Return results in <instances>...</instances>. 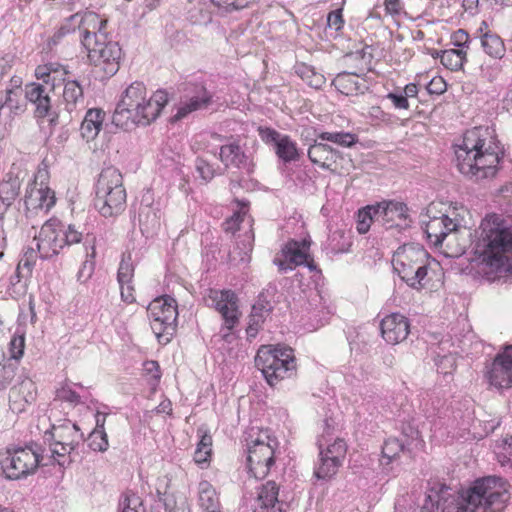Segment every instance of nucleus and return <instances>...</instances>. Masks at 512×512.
I'll use <instances>...</instances> for the list:
<instances>
[{
    "label": "nucleus",
    "instance_id": "28",
    "mask_svg": "<svg viewBox=\"0 0 512 512\" xmlns=\"http://www.w3.org/2000/svg\"><path fill=\"white\" fill-rule=\"evenodd\" d=\"M308 157L321 168L334 171L336 170L337 160L341 158V154L329 145L315 140L308 149Z\"/></svg>",
    "mask_w": 512,
    "mask_h": 512
},
{
    "label": "nucleus",
    "instance_id": "26",
    "mask_svg": "<svg viewBox=\"0 0 512 512\" xmlns=\"http://www.w3.org/2000/svg\"><path fill=\"white\" fill-rule=\"evenodd\" d=\"M471 237L472 233L470 229L462 226L460 222H458L456 230L451 231L444 241V253L449 257H459L463 255L469 246L473 247Z\"/></svg>",
    "mask_w": 512,
    "mask_h": 512
},
{
    "label": "nucleus",
    "instance_id": "5",
    "mask_svg": "<svg viewBox=\"0 0 512 512\" xmlns=\"http://www.w3.org/2000/svg\"><path fill=\"white\" fill-rule=\"evenodd\" d=\"M126 190L121 172L109 166L102 169L95 186L94 206L104 217L121 214L126 207Z\"/></svg>",
    "mask_w": 512,
    "mask_h": 512
},
{
    "label": "nucleus",
    "instance_id": "9",
    "mask_svg": "<svg viewBox=\"0 0 512 512\" xmlns=\"http://www.w3.org/2000/svg\"><path fill=\"white\" fill-rule=\"evenodd\" d=\"M247 466L255 478H264L274 464L276 440L267 431L251 428L245 437Z\"/></svg>",
    "mask_w": 512,
    "mask_h": 512
},
{
    "label": "nucleus",
    "instance_id": "60",
    "mask_svg": "<svg viewBox=\"0 0 512 512\" xmlns=\"http://www.w3.org/2000/svg\"><path fill=\"white\" fill-rule=\"evenodd\" d=\"M94 271V263L92 261H85L83 262L81 268L79 269L77 273V279L78 281L84 283L86 282Z\"/></svg>",
    "mask_w": 512,
    "mask_h": 512
},
{
    "label": "nucleus",
    "instance_id": "46",
    "mask_svg": "<svg viewBox=\"0 0 512 512\" xmlns=\"http://www.w3.org/2000/svg\"><path fill=\"white\" fill-rule=\"evenodd\" d=\"M89 446L94 451L105 452L109 447L105 429H94L89 436Z\"/></svg>",
    "mask_w": 512,
    "mask_h": 512
},
{
    "label": "nucleus",
    "instance_id": "59",
    "mask_svg": "<svg viewBox=\"0 0 512 512\" xmlns=\"http://www.w3.org/2000/svg\"><path fill=\"white\" fill-rule=\"evenodd\" d=\"M386 97L393 103V106L396 109L407 110L410 107L409 102L406 99V96H404L402 93L391 92V93L387 94Z\"/></svg>",
    "mask_w": 512,
    "mask_h": 512
},
{
    "label": "nucleus",
    "instance_id": "48",
    "mask_svg": "<svg viewBox=\"0 0 512 512\" xmlns=\"http://www.w3.org/2000/svg\"><path fill=\"white\" fill-rule=\"evenodd\" d=\"M495 453L502 465L510 461L512 457V436L496 442Z\"/></svg>",
    "mask_w": 512,
    "mask_h": 512
},
{
    "label": "nucleus",
    "instance_id": "53",
    "mask_svg": "<svg viewBox=\"0 0 512 512\" xmlns=\"http://www.w3.org/2000/svg\"><path fill=\"white\" fill-rule=\"evenodd\" d=\"M61 238L64 242V247L66 245H72L79 243L82 239V233L79 232L74 225H68L66 229L61 225Z\"/></svg>",
    "mask_w": 512,
    "mask_h": 512
},
{
    "label": "nucleus",
    "instance_id": "14",
    "mask_svg": "<svg viewBox=\"0 0 512 512\" xmlns=\"http://www.w3.org/2000/svg\"><path fill=\"white\" fill-rule=\"evenodd\" d=\"M318 446L320 458L314 474L318 479H329L342 465L347 453V444L341 438H336L330 443V440L322 435L318 440Z\"/></svg>",
    "mask_w": 512,
    "mask_h": 512
},
{
    "label": "nucleus",
    "instance_id": "23",
    "mask_svg": "<svg viewBox=\"0 0 512 512\" xmlns=\"http://www.w3.org/2000/svg\"><path fill=\"white\" fill-rule=\"evenodd\" d=\"M511 350H504L498 354L488 371L489 383L497 389H508L512 387V357Z\"/></svg>",
    "mask_w": 512,
    "mask_h": 512
},
{
    "label": "nucleus",
    "instance_id": "17",
    "mask_svg": "<svg viewBox=\"0 0 512 512\" xmlns=\"http://www.w3.org/2000/svg\"><path fill=\"white\" fill-rule=\"evenodd\" d=\"M61 236V223L57 219H49L42 225L33 240L41 259H49L59 254L64 248Z\"/></svg>",
    "mask_w": 512,
    "mask_h": 512
},
{
    "label": "nucleus",
    "instance_id": "57",
    "mask_svg": "<svg viewBox=\"0 0 512 512\" xmlns=\"http://www.w3.org/2000/svg\"><path fill=\"white\" fill-rule=\"evenodd\" d=\"M430 94L440 95L446 91V82L442 77H434L426 86Z\"/></svg>",
    "mask_w": 512,
    "mask_h": 512
},
{
    "label": "nucleus",
    "instance_id": "20",
    "mask_svg": "<svg viewBox=\"0 0 512 512\" xmlns=\"http://www.w3.org/2000/svg\"><path fill=\"white\" fill-rule=\"evenodd\" d=\"M37 398V387L32 379L20 376L18 382L10 389L9 408L15 414L23 413Z\"/></svg>",
    "mask_w": 512,
    "mask_h": 512
},
{
    "label": "nucleus",
    "instance_id": "3",
    "mask_svg": "<svg viewBox=\"0 0 512 512\" xmlns=\"http://www.w3.org/2000/svg\"><path fill=\"white\" fill-rule=\"evenodd\" d=\"M167 103L168 95L165 91L150 93L143 82L135 81L123 91L113 122L124 129L148 126L160 116Z\"/></svg>",
    "mask_w": 512,
    "mask_h": 512
},
{
    "label": "nucleus",
    "instance_id": "29",
    "mask_svg": "<svg viewBox=\"0 0 512 512\" xmlns=\"http://www.w3.org/2000/svg\"><path fill=\"white\" fill-rule=\"evenodd\" d=\"M63 82L62 104L64 110L72 117L74 113L78 114L84 109L83 88L76 80L63 79Z\"/></svg>",
    "mask_w": 512,
    "mask_h": 512
},
{
    "label": "nucleus",
    "instance_id": "50",
    "mask_svg": "<svg viewBox=\"0 0 512 512\" xmlns=\"http://www.w3.org/2000/svg\"><path fill=\"white\" fill-rule=\"evenodd\" d=\"M219 9L224 12H232L241 10L248 6L249 1L247 0H210Z\"/></svg>",
    "mask_w": 512,
    "mask_h": 512
},
{
    "label": "nucleus",
    "instance_id": "32",
    "mask_svg": "<svg viewBox=\"0 0 512 512\" xmlns=\"http://www.w3.org/2000/svg\"><path fill=\"white\" fill-rule=\"evenodd\" d=\"M198 505L202 512H222L221 503L215 488L206 480L198 484Z\"/></svg>",
    "mask_w": 512,
    "mask_h": 512
},
{
    "label": "nucleus",
    "instance_id": "64",
    "mask_svg": "<svg viewBox=\"0 0 512 512\" xmlns=\"http://www.w3.org/2000/svg\"><path fill=\"white\" fill-rule=\"evenodd\" d=\"M144 370L151 375L155 380H159L161 377L159 365L156 361H147L144 363Z\"/></svg>",
    "mask_w": 512,
    "mask_h": 512
},
{
    "label": "nucleus",
    "instance_id": "7",
    "mask_svg": "<svg viewBox=\"0 0 512 512\" xmlns=\"http://www.w3.org/2000/svg\"><path fill=\"white\" fill-rule=\"evenodd\" d=\"M392 266L400 278L413 289L420 290L426 285L428 274V253L418 244H405L393 255Z\"/></svg>",
    "mask_w": 512,
    "mask_h": 512
},
{
    "label": "nucleus",
    "instance_id": "61",
    "mask_svg": "<svg viewBox=\"0 0 512 512\" xmlns=\"http://www.w3.org/2000/svg\"><path fill=\"white\" fill-rule=\"evenodd\" d=\"M343 23L341 10L332 11L328 14L327 24L330 28H334L338 31L342 28Z\"/></svg>",
    "mask_w": 512,
    "mask_h": 512
},
{
    "label": "nucleus",
    "instance_id": "24",
    "mask_svg": "<svg viewBox=\"0 0 512 512\" xmlns=\"http://www.w3.org/2000/svg\"><path fill=\"white\" fill-rule=\"evenodd\" d=\"M380 329L384 340L389 344L395 345L407 338L410 332V324L403 315L392 313L383 318Z\"/></svg>",
    "mask_w": 512,
    "mask_h": 512
},
{
    "label": "nucleus",
    "instance_id": "36",
    "mask_svg": "<svg viewBox=\"0 0 512 512\" xmlns=\"http://www.w3.org/2000/svg\"><path fill=\"white\" fill-rule=\"evenodd\" d=\"M279 487L274 481H268L259 488L257 501L260 507L275 509L278 501Z\"/></svg>",
    "mask_w": 512,
    "mask_h": 512
},
{
    "label": "nucleus",
    "instance_id": "16",
    "mask_svg": "<svg viewBox=\"0 0 512 512\" xmlns=\"http://www.w3.org/2000/svg\"><path fill=\"white\" fill-rule=\"evenodd\" d=\"M422 512H466L464 501L444 485L431 488L426 495Z\"/></svg>",
    "mask_w": 512,
    "mask_h": 512
},
{
    "label": "nucleus",
    "instance_id": "38",
    "mask_svg": "<svg viewBox=\"0 0 512 512\" xmlns=\"http://www.w3.org/2000/svg\"><path fill=\"white\" fill-rule=\"evenodd\" d=\"M466 60V50L460 49H448L441 51L440 61L441 63L451 71H458L463 67Z\"/></svg>",
    "mask_w": 512,
    "mask_h": 512
},
{
    "label": "nucleus",
    "instance_id": "22",
    "mask_svg": "<svg viewBox=\"0 0 512 512\" xmlns=\"http://www.w3.org/2000/svg\"><path fill=\"white\" fill-rule=\"evenodd\" d=\"M103 23L101 18L95 12L76 13L67 18L60 26V28L67 34L74 33L76 30L80 33L81 44L89 37L92 32L100 29Z\"/></svg>",
    "mask_w": 512,
    "mask_h": 512
},
{
    "label": "nucleus",
    "instance_id": "37",
    "mask_svg": "<svg viewBox=\"0 0 512 512\" xmlns=\"http://www.w3.org/2000/svg\"><path fill=\"white\" fill-rule=\"evenodd\" d=\"M295 73L310 87L320 89L325 84V77L317 72L314 67L305 63H297L295 65Z\"/></svg>",
    "mask_w": 512,
    "mask_h": 512
},
{
    "label": "nucleus",
    "instance_id": "44",
    "mask_svg": "<svg viewBox=\"0 0 512 512\" xmlns=\"http://www.w3.org/2000/svg\"><path fill=\"white\" fill-rule=\"evenodd\" d=\"M21 95L22 91L19 88L7 90L5 105L16 115L25 111V103L21 100Z\"/></svg>",
    "mask_w": 512,
    "mask_h": 512
},
{
    "label": "nucleus",
    "instance_id": "13",
    "mask_svg": "<svg viewBox=\"0 0 512 512\" xmlns=\"http://www.w3.org/2000/svg\"><path fill=\"white\" fill-rule=\"evenodd\" d=\"M38 78H43L44 83H29L25 85V98L34 105V115L37 119L49 118L51 124H56L58 114L52 110L50 92L53 86L49 87L51 75L49 72H43L42 68L36 70Z\"/></svg>",
    "mask_w": 512,
    "mask_h": 512
},
{
    "label": "nucleus",
    "instance_id": "41",
    "mask_svg": "<svg viewBox=\"0 0 512 512\" xmlns=\"http://www.w3.org/2000/svg\"><path fill=\"white\" fill-rule=\"evenodd\" d=\"M265 313H267V311H264L263 308L253 306L249 316L248 326L246 328L247 337L249 339L256 337L259 329L262 327L265 321Z\"/></svg>",
    "mask_w": 512,
    "mask_h": 512
},
{
    "label": "nucleus",
    "instance_id": "47",
    "mask_svg": "<svg viewBox=\"0 0 512 512\" xmlns=\"http://www.w3.org/2000/svg\"><path fill=\"white\" fill-rule=\"evenodd\" d=\"M134 276V266L131 257H123L118 268V282L119 285L131 284Z\"/></svg>",
    "mask_w": 512,
    "mask_h": 512
},
{
    "label": "nucleus",
    "instance_id": "18",
    "mask_svg": "<svg viewBox=\"0 0 512 512\" xmlns=\"http://www.w3.org/2000/svg\"><path fill=\"white\" fill-rule=\"evenodd\" d=\"M310 241L290 240L281 249L273 260L280 271L292 270L295 266L307 264L312 269L313 265L307 261Z\"/></svg>",
    "mask_w": 512,
    "mask_h": 512
},
{
    "label": "nucleus",
    "instance_id": "43",
    "mask_svg": "<svg viewBox=\"0 0 512 512\" xmlns=\"http://www.w3.org/2000/svg\"><path fill=\"white\" fill-rule=\"evenodd\" d=\"M374 212L375 205L367 206L358 211L356 228L360 234L368 232L372 222H377Z\"/></svg>",
    "mask_w": 512,
    "mask_h": 512
},
{
    "label": "nucleus",
    "instance_id": "15",
    "mask_svg": "<svg viewBox=\"0 0 512 512\" xmlns=\"http://www.w3.org/2000/svg\"><path fill=\"white\" fill-rule=\"evenodd\" d=\"M206 304L215 308L222 316L224 325L232 330L239 322L238 299L231 290L210 289L204 297Z\"/></svg>",
    "mask_w": 512,
    "mask_h": 512
},
{
    "label": "nucleus",
    "instance_id": "10",
    "mask_svg": "<svg viewBox=\"0 0 512 512\" xmlns=\"http://www.w3.org/2000/svg\"><path fill=\"white\" fill-rule=\"evenodd\" d=\"M153 333L158 342L168 344L176 332L178 316L176 300L170 296L154 299L147 308Z\"/></svg>",
    "mask_w": 512,
    "mask_h": 512
},
{
    "label": "nucleus",
    "instance_id": "52",
    "mask_svg": "<svg viewBox=\"0 0 512 512\" xmlns=\"http://www.w3.org/2000/svg\"><path fill=\"white\" fill-rule=\"evenodd\" d=\"M25 338L23 335H14L9 343V352L12 359L18 360L24 354Z\"/></svg>",
    "mask_w": 512,
    "mask_h": 512
},
{
    "label": "nucleus",
    "instance_id": "30",
    "mask_svg": "<svg viewBox=\"0 0 512 512\" xmlns=\"http://www.w3.org/2000/svg\"><path fill=\"white\" fill-rule=\"evenodd\" d=\"M21 189V180L17 175L7 173L0 182V219L18 198Z\"/></svg>",
    "mask_w": 512,
    "mask_h": 512
},
{
    "label": "nucleus",
    "instance_id": "49",
    "mask_svg": "<svg viewBox=\"0 0 512 512\" xmlns=\"http://www.w3.org/2000/svg\"><path fill=\"white\" fill-rule=\"evenodd\" d=\"M122 512H145L142 500L136 494L126 495L120 503Z\"/></svg>",
    "mask_w": 512,
    "mask_h": 512
},
{
    "label": "nucleus",
    "instance_id": "42",
    "mask_svg": "<svg viewBox=\"0 0 512 512\" xmlns=\"http://www.w3.org/2000/svg\"><path fill=\"white\" fill-rule=\"evenodd\" d=\"M212 438L205 434L201 437L194 453V460L197 464L203 465L209 462L212 452Z\"/></svg>",
    "mask_w": 512,
    "mask_h": 512
},
{
    "label": "nucleus",
    "instance_id": "45",
    "mask_svg": "<svg viewBox=\"0 0 512 512\" xmlns=\"http://www.w3.org/2000/svg\"><path fill=\"white\" fill-rule=\"evenodd\" d=\"M405 443L397 438H389L384 442L382 448V455L387 458L389 463L397 458L401 452L404 451Z\"/></svg>",
    "mask_w": 512,
    "mask_h": 512
},
{
    "label": "nucleus",
    "instance_id": "33",
    "mask_svg": "<svg viewBox=\"0 0 512 512\" xmlns=\"http://www.w3.org/2000/svg\"><path fill=\"white\" fill-rule=\"evenodd\" d=\"M105 112L98 108L89 109L81 123L80 132L87 141L94 140L101 131Z\"/></svg>",
    "mask_w": 512,
    "mask_h": 512
},
{
    "label": "nucleus",
    "instance_id": "25",
    "mask_svg": "<svg viewBox=\"0 0 512 512\" xmlns=\"http://www.w3.org/2000/svg\"><path fill=\"white\" fill-rule=\"evenodd\" d=\"M458 220L449 215L443 214L439 217H432L425 225V233L428 240L436 247H442L449 233L456 230Z\"/></svg>",
    "mask_w": 512,
    "mask_h": 512
},
{
    "label": "nucleus",
    "instance_id": "34",
    "mask_svg": "<svg viewBox=\"0 0 512 512\" xmlns=\"http://www.w3.org/2000/svg\"><path fill=\"white\" fill-rule=\"evenodd\" d=\"M219 159L225 167L241 168L248 164V157L236 143L221 146Z\"/></svg>",
    "mask_w": 512,
    "mask_h": 512
},
{
    "label": "nucleus",
    "instance_id": "12",
    "mask_svg": "<svg viewBox=\"0 0 512 512\" xmlns=\"http://www.w3.org/2000/svg\"><path fill=\"white\" fill-rule=\"evenodd\" d=\"M82 437L78 426L71 421L54 425L51 431L45 433V440L49 441L50 458L60 466L70 463L69 455L76 449Z\"/></svg>",
    "mask_w": 512,
    "mask_h": 512
},
{
    "label": "nucleus",
    "instance_id": "35",
    "mask_svg": "<svg viewBox=\"0 0 512 512\" xmlns=\"http://www.w3.org/2000/svg\"><path fill=\"white\" fill-rule=\"evenodd\" d=\"M480 42L486 54L493 58H502L505 46L502 39L495 33L487 30L480 36Z\"/></svg>",
    "mask_w": 512,
    "mask_h": 512
},
{
    "label": "nucleus",
    "instance_id": "63",
    "mask_svg": "<svg viewBox=\"0 0 512 512\" xmlns=\"http://www.w3.org/2000/svg\"><path fill=\"white\" fill-rule=\"evenodd\" d=\"M36 254L34 248L28 249L18 264V269L26 268L30 270L34 265Z\"/></svg>",
    "mask_w": 512,
    "mask_h": 512
},
{
    "label": "nucleus",
    "instance_id": "31",
    "mask_svg": "<svg viewBox=\"0 0 512 512\" xmlns=\"http://www.w3.org/2000/svg\"><path fill=\"white\" fill-rule=\"evenodd\" d=\"M332 84L344 95L363 93L367 89L366 81L359 75L349 72L339 73Z\"/></svg>",
    "mask_w": 512,
    "mask_h": 512
},
{
    "label": "nucleus",
    "instance_id": "51",
    "mask_svg": "<svg viewBox=\"0 0 512 512\" xmlns=\"http://www.w3.org/2000/svg\"><path fill=\"white\" fill-rule=\"evenodd\" d=\"M16 366L12 363H0V389L6 388L15 377Z\"/></svg>",
    "mask_w": 512,
    "mask_h": 512
},
{
    "label": "nucleus",
    "instance_id": "40",
    "mask_svg": "<svg viewBox=\"0 0 512 512\" xmlns=\"http://www.w3.org/2000/svg\"><path fill=\"white\" fill-rule=\"evenodd\" d=\"M318 139L321 141L332 142L342 147H351L357 142L355 134L343 131L322 132L318 135Z\"/></svg>",
    "mask_w": 512,
    "mask_h": 512
},
{
    "label": "nucleus",
    "instance_id": "55",
    "mask_svg": "<svg viewBox=\"0 0 512 512\" xmlns=\"http://www.w3.org/2000/svg\"><path fill=\"white\" fill-rule=\"evenodd\" d=\"M196 170L205 181L211 180L215 175L213 167L202 158L196 160Z\"/></svg>",
    "mask_w": 512,
    "mask_h": 512
},
{
    "label": "nucleus",
    "instance_id": "1",
    "mask_svg": "<svg viewBox=\"0 0 512 512\" xmlns=\"http://www.w3.org/2000/svg\"><path fill=\"white\" fill-rule=\"evenodd\" d=\"M473 252L487 276L512 267V225L498 214L487 215L475 231Z\"/></svg>",
    "mask_w": 512,
    "mask_h": 512
},
{
    "label": "nucleus",
    "instance_id": "54",
    "mask_svg": "<svg viewBox=\"0 0 512 512\" xmlns=\"http://www.w3.org/2000/svg\"><path fill=\"white\" fill-rule=\"evenodd\" d=\"M57 398L77 405L81 402L80 395L72 390L69 386H63L57 391Z\"/></svg>",
    "mask_w": 512,
    "mask_h": 512
},
{
    "label": "nucleus",
    "instance_id": "6",
    "mask_svg": "<svg viewBox=\"0 0 512 512\" xmlns=\"http://www.w3.org/2000/svg\"><path fill=\"white\" fill-rule=\"evenodd\" d=\"M106 25L107 20L103 18L100 29L92 32L82 46L90 64L111 77L119 70L122 51L119 44L108 36Z\"/></svg>",
    "mask_w": 512,
    "mask_h": 512
},
{
    "label": "nucleus",
    "instance_id": "62",
    "mask_svg": "<svg viewBox=\"0 0 512 512\" xmlns=\"http://www.w3.org/2000/svg\"><path fill=\"white\" fill-rule=\"evenodd\" d=\"M245 214L246 212L243 211V209L237 213H234V215L225 222V230L234 232L239 229V223L243 221Z\"/></svg>",
    "mask_w": 512,
    "mask_h": 512
},
{
    "label": "nucleus",
    "instance_id": "4",
    "mask_svg": "<svg viewBox=\"0 0 512 512\" xmlns=\"http://www.w3.org/2000/svg\"><path fill=\"white\" fill-rule=\"evenodd\" d=\"M509 497L507 483L496 476L475 480L461 494L466 512H503Z\"/></svg>",
    "mask_w": 512,
    "mask_h": 512
},
{
    "label": "nucleus",
    "instance_id": "56",
    "mask_svg": "<svg viewBox=\"0 0 512 512\" xmlns=\"http://www.w3.org/2000/svg\"><path fill=\"white\" fill-rule=\"evenodd\" d=\"M480 72L483 78L493 81L500 73V66L497 63H485L481 65Z\"/></svg>",
    "mask_w": 512,
    "mask_h": 512
},
{
    "label": "nucleus",
    "instance_id": "8",
    "mask_svg": "<svg viewBox=\"0 0 512 512\" xmlns=\"http://www.w3.org/2000/svg\"><path fill=\"white\" fill-rule=\"evenodd\" d=\"M255 365L271 386L293 376L296 371L293 350L287 347H260L255 356Z\"/></svg>",
    "mask_w": 512,
    "mask_h": 512
},
{
    "label": "nucleus",
    "instance_id": "27",
    "mask_svg": "<svg viewBox=\"0 0 512 512\" xmlns=\"http://www.w3.org/2000/svg\"><path fill=\"white\" fill-rule=\"evenodd\" d=\"M212 95L202 85H195L192 94L179 104L174 116L176 120L186 117L191 112L206 108L211 103Z\"/></svg>",
    "mask_w": 512,
    "mask_h": 512
},
{
    "label": "nucleus",
    "instance_id": "21",
    "mask_svg": "<svg viewBox=\"0 0 512 512\" xmlns=\"http://www.w3.org/2000/svg\"><path fill=\"white\" fill-rule=\"evenodd\" d=\"M408 208L402 202L383 201L375 205L376 221L386 228L408 225Z\"/></svg>",
    "mask_w": 512,
    "mask_h": 512
},
{
    "label": "nucleus",
    "instance_id": "11",
    "mask_svg": "<svg viewBox=\"0 0 512 512\" xmlns=\"http://www.w3.org/2000/svg\"><path fill=\"white\" fill-rule=\"evenodd\" d=\"M45 457L38 445L18 447L7 451L2 461V469L8 479L18 480L34 474Z\"/></svg>",
    "mask_w": 512,
    "mask_h": 512
},
{
    "label": "nucleus",
    "instance_id": "39",
    "mask_svg": "<svg viewBox=\"0 0 512 512\" xmlns=\"http://www.w3.org/2000/svg\"><path fill=\"white\" fill-rule=\"evenodd\" d=\"M277 156L284 162H291L298 159L296 143L289 136L283 135L275 144Z\"/></svg>",
    "mask_w": 512,
    "mask_h": 512
},
{
    "label": "nucleus",
    "instance_id": "19",
    "mask_svg": "<svg viewBox=\"0 0 512 512\" xmlns=\"http://www.w3.org/2000/svg\"><path fill=\"white\" fill-rule=\"evenodd\" d=\"M24 202L27 217L46 215L56 203L55 192L49 186L30 185Z\"/></svg>",
    "mask_w": 512,
    "mask_h": 512
},
{
    "label": "nucleus",
    "instance_id": "58",
    "mask_svg": "<svg viewBox=\"0 0 512 512\" xmlns=\"http://www.w3.org/2000/svg\"><path fill=\"white\" fill-rule=\"evenodd\" d=\"M259 134L261 139L266 143L276 144L279 139L283 136L272 128H259Z\"/></svg>",
    "mask_w": 512,
    "mask_h": 512
},
{
    "label": "nucleus",
    "instance_id": "2",
    "mask_svg": "<svg viewBox=\"0 0 512 512\" xmlns=\"http://www.w3.org/2000/svg\"><path fill=\"white\" fill-rule=\"evenodd\" d=\"M500 149L488 128L475 127L455 144V162L460 173L476 181L492 178L498 171Z\"/></svg>",
    "mask_w": 512,
    "mask_h": 512
}]
</instances>
